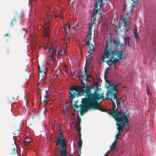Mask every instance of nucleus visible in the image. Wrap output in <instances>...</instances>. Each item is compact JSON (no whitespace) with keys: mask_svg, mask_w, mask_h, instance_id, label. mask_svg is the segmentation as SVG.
<instances>
[{"mask_svg":"<svg viewBox=\"0 0 156 156\" xmlns=\"http://www.w3.org/2000/svg\"><path fill=\"white\" fill-rule=\"evenodd\" d=\"M81 82L82 84L81 86L74 85L70 87L69 94L71 98L73 99L75 98L76 96H81L84 95L86 97L83 98L89 99L103 95V93L101 92V89L98 87H97L92 93V89H94L93 85L89 86L87 83H85L83 81Z\"/></svg>","mask_w":156,"mask_h":156,"instance_id":"nucleus-1","label":"nucleus"},{"mask_svg":"<svg viewBox=\"0 0 156 156\" xmlns=\"http://www.w3.org/2000/svg\"><path fill=\"white\" fill-rule=\"evenodd\" d=\"M112 109L111 110L109 109L107 110L106 112L110 115L116 122V125L117 127L122 132L124 130L126 131H129V129L126 127V126H129V118L127 115L128 111L124 108L118 111V107L116 106V104L113 101L112 102Z\"/></svg>","mask_w":156,"mask_h":156,"instance_id":"nucleus-2","label":"nucleus"},{"mask_svg":"<svg viewBox=\"0 0 156 156\" xmlns=\"http://www.w3.org/2000/svg\"><path fill=\"white\" fill-rule=\"evenodd\" d=\"M104 96H100L89 99L82 98L80 107V114L82 115L89 110H98L102 112L107 111V110L102 108L98 104V101L101 99H104Z\"/></svg>","mask_w":156,"mask_h":156,"instance_id":"nucleus-3","label":"nucleus"},{"mask_svg":"<svg viewBox=\"0 0 156 156\" xmlns=\"http://www.w3.org/2000/svg\"><path fill=\"white\" fill-rule=\"evenodd\" d=\"M114 84V83L112 81L108 82V85L106 86L108 90L106 92V98L108 100L112 101V103L113 101L115 102L117 107H118L120 105L121 99H120L117 96V94L118 93L119 91L117 87L120 84L115 85Z\"/></svg>","mask_w":156,"mask_h":156,"instance_id":"nucleus-4","label":"nucleus"},{"mask_svg":"<svg viewBox=\"0 0 156 156\" xmlns=\"http://www.w3.org/2000/svg\"><path fill=\"white\" fill-rule=\"evenodd\" d=\"M123 45V44L121 43L119 38H116L112 40V38H110L106 42L104 54L111 55L112 52H113L115 53V55H116L117 50H120Z\"/></svg>","mask_w":156,"mask_h":156,"instance_id":"nucleus-5","label":"nucleus"},{"mask_svg":"<svg viewBox=\"0 0 156 156\" xmlns=\"http://www.w3.org/2000/svg\"><path fill=\"white\" fill-rule=\"evenodd\" d=\"M111 55L103 54L102 56L101 59L103 62H105L109 66H112L113 63L115 68L117 67L116 63L118 61V59L115 57V53L112 52Z\"/></svg>","mask_w":156,"mask_h":156,"instance_id":"nucleus-6","label":"nucleus"},{"mask_svg":"<svg viewBox=\"0 0 156 156\" xmlns=\"http://www.w3.org/2000/svg\"><path fill=\"white\" fill-rule=\"evenodd\" d=\"M44 67L43 66L41 68L38 65V69L39 73V80L40 83H43V84H45L46 82L45 81L47 78L46 71H44Z\"/></svg>","mask_w":156,"mask_h":156,"instance_id":"nucleus-7","label":"nucleus"},{"mask_svg":"<svg viewBox=\"0 0 156 156\" xmlns=\"http://www.w3.org/2000/svg\"><path fill=\"white\" fill-rule=\"evenodd\" d=\"M99 7V8H98V6L96 7L95 4L94 7L93 9V11L91 13V15L90 19L91 23H93V24H94V25H95L96 23V21L97 14L99 11H101V9L102 8H101L100 7Z\"/></svg>","mask_w":156,"mask_h":156,"instance_id":"nucleus-8","label":"nucleus"},{"mask_svg":"<svg viewBox=\"0 0 156 156\" xmlns=\"http://www.w3.org/2000/svg\"><path fill=\"white\" fill-rule=\"evenodd\" d=\"M124 7L122 9L123 12L125 13L127 15H130L132 13L133 14L134 12V9H133L134 7V5H131L130 6L124 4Z\"/></svg>","mask_w":156,"mask_h":156,"instance_id":"nucleus-9","label":"nucleus"},{"mask_svg":"<svg viewBox=\"0 0 156 156\" xmlns=\"http://www.w3.org/2000/svg\"><path fill=\"white\" fill-rule=\"evenodd\" d=\"M67 142L66 139L65 138H63L62 133L60 132L58 135V137L57 139V141L56 142V145L58 146V145H61L65 144H67Z\"/></svg>","mask_w":156,"mask_h":156,"instance_id":"nucleus-10","label":"nucleus"},{"mask_svg":"<svg viewBox=\"0 0 156 156\" xmlns=\"http://www.w3.org/2000/svg\"><path fill=\"white\" fill-rule=\"evenodd\" d=\"M67 144L60 145L61 146L60 154L61 156H67V153L66 151V147Z\"/></svg>","mask_w":156,"mask_h":156,"instance_id":"nucleus-11","label":"nucleus"},{"mask_svg":"<svg viewBox=\"0 0 156 156\" xmlns=\"http://www.w3.org/2000/svg\"><path fill=\"white\" fill-rule=\"evenodd\" d=\"M128 17L125 18H121L120 20H121L122 24L124 27H126L129 24V22L128 20Z\"/></svg>","mask_w":156,"mask_h":156,"instance_id":"nucleus-12","label":"nucleus"},{"mask_svg":"<svg viewBox=\"0 0 156 156\" xmlns=\"http://www.w3.org/2000/svg\"><path fill=\"white\" fill-rule=\"evenodd\" d=\"M20 23V19L19 18L16 17L12 20L10 24L11 26H15Z\"/></svg>","mask_w":156,"mask_h":156,"instance_id":"nucleus-13","label":"nucleus"},{"mask_svg":"<svg viewBox=\"0 0 156 156\" xmlns=\"http://www.w3.org/2000/svg\"><path fill=\"white\" fill-rule=\"evenodd\" d=\"M124 28V30L123 31V35L124 36H127L131 32V29L130 27H129L127 28Z\"/></svg>","mask_w":156,"mask_h":156,"instance_id":"nucleus-14","label":"nucleus"},{"mask_svg":"<svg viewBox=\"0 0 156 156\" xmlns=\"http://www.w3.org/2000/svg\"><path fill=\"white\" fill-rule=\"evenodd\" d=\"M56 49L55 48L52 51V53L51 58V60L53 61V62L54 61H55V55H56Z\"/></svg>","mask_w":156,"mask_h":156,"instance_id":"nucleus-15","label":"nucleus"},{"mask_svg":"<svg viewBox=\"0 0 156 156\" xmlns=\"http://www.w3.org/2000/svg\"><path fill=\"white\" fill-rule=\"evenodd\" d=\"M103 0H98L97 1V2L95 4V6L97 7L98 6V4H99V7H100L101 8L102 7V5H103L104 4H105V3H103Z\"/></svg>","mask_w":156,"mask_h":156,"instance_id":"nucleus-16","label":"nucleus"},{"mask_svg":"<svg viewBox=\"0 0 156 156\" xmlns=\"http://www.w3.org/2000/svg\"><path fill=\"white\" fill-rule=\"evenodd\" d=\"M122 53L123 51H117V53H116V55H115V56H117V57L119 58V59H121L122 60H123V59L122 57Z\"/></svg>","mask_w":156,"mask_h":156,"instance_id":"nucleus-17","label":"nucleus"},{"mask_svg":"<svg viewBox=\"0 0 156 156\" xmlns=\"http://www.w3.org/2000/svg\"><path fill=\"white\" fill-rule=\"evenodd\" d=\"M117 141L115 139L114 141V142L112 143V145L110 147V150H114L116 148V145L117 144Z\"/></svg>","mask_w":156,"mask_h":156,"instance_id":"nucleus-18","label":"nucleus"},{"mask_svg":"<svg viewBox=\"0 0 156 156\" xmlns=\"http://www.w3.org/2000/svg\"><path fill=\"white\" fill-rule=\"evenodd\" d=\"M89 47L90 50L91 51V52L90 53V54L92 53V52H94L95 51V48L92 44H91Z\"/></svg>","mask_w":156,"mask_h":156,"instance_id":"nucleus-19","label":"nucleus"},{"mask_svg":"<svg viewBox=\"0 0 156 156\" xmlns=\"http://www.w3.org/2000/svg\"><path fill=\"white\" fill-rule=\"evenodd\" d=\"M75 126L76 127V129H77L78 132H79L80 131H81V128L80 126V124H79V123L76 122Z\"/></svg>","mask_w":156,"mask_h":156,"instance_id":"nucleus-20","label":"nucleus"},{"mask_svg":"<svg viewBox=\"0 0 156 156\" xmlns=\"http://www.w3.org/2000/svg\"><path fill=\"white\" fill-rule=\"evenodd\" d=\"M27 138H29V137L26 136L24 140V144L26 145H27L29 144L31 142V140H27Z\"/></svg>","mask_w":156,"mask_h":156,"instance_id":"nucleus-21","label":"nucleus"},{"mask_svg":"<svg viewBox=\"0 0 156 156\" xmlns=\"http://www.w3.org/2000/svg\"><path fill=\"white\" fill-rule=\"evenodd\" d=\"M82 141L81 138L80 139L79 142L77 144V148L80 149L82 146Z\"/></svg>","mask_w":156,"mask_h":156,"instance_id":"nucleus-22","label":"nucleus"},{"mask_svg":"<svg viewBox=\"0 0 156 156\" xmlns=\"http://www.w3.org/2000/svg\"><path fill=\"white\" fill-rule=\"evenodd\" d=\"M17 147L16 146L15 147H13L12 149V152L11 153V154H15L17 152Z\"/></svg>","mask_w":156,"mask_h":156,"instance_id":"nucleus-23","label":"nucleus"},{"mask_svg":"<svg viewBox=\"0 0 156 156\" xmlns=\"http://www.w3.org/2000/svg\"><path fill=\"white\" fill-rule=\"evenodd\" d=\"M92 30H89L88 32V33L87 35L89 36V39L91 37L92 33Z\"/></svg>","mask_w":156,"mask_h":156,"instance_id":"nucleus-24","label":"nucleus"},{"mask_svg":"<svg viewBox=\"0 0 156 156\" xmlns=\"http://www.w3.org/2000/svg\"><path fill=\"white\" fill-rule=\"evenodd\" d=\"M78 76H78V77L79 78H83L84 77V75H83L82 74V72H81V71H80L79 73H78Z\"/></svg>","mask_w":156,"mask_h":156,"instance_id":"nucleus-25","label":"nucleus"},{"mask_svg":"<svg viewBox=\"0 0 156 156\" xmlns=\"http://www.w3.org/2000/svg\"><path fill=\"white\" fill-rule=\"evenodd\" d=\"M90 78H91V76L90 75L87 76V77L85 78V80L86 82L89 81V79Z\"/></svg>","mask_w":156,"mask_h":156,"instance_id":"nucleus-26","label":"nucleus"},{"mask_svg":"<svg viewBox=\"0 0 156 156\" xmlns=\"http://www.w3.org/2000/svg\"><path fill=\"white\" fill-rule=\"evenodd\" d=\"M67 27L66 25H65L64 27H63V28L64 29V30L65 32H66V33L67 34L68 36H69L68 34V32L67 31V29H66Z\"/></svg>","mask_w":156,"mask_h":156,"instance_id":"nucleus-27","label":"nucleus"},{"mask_svg":"<svg viewBox=\"0 0 156 156\" xmlns=\"http://www.w3.org/2000/svg\"><path fill=\"white\" fill-rule=\"evenodd\" d=\"M65 53V52H63L62 51H61V50H59V51L58 53V55H63L64 53Z\"/></svg>","mask_w":156,"mask_h":156,"instance_id":"nucleus-28","label":"nucleus"},{"mask_svg":"<svg viewBox=\"0 0 156 156\" xmlns=\"http://www.w3.org/2000/svg\"><path fill=\"white\" fill-rule=\"evenodd\" d=\"M90 26L89 27V30H92V28L93 27V25H94V24H93V23H89Z\"/></svg>","mask_w":156,"mask_h":156,"instance_id":"nucleus-29","label":"nucleus"},{"mask_svg":"<svg viewBox=\"0 0 156 156\" xmlns=\"http://www.w3.org/2000/svg\"><path fill=\"white\" fill-rule=\"evenodd\" d=\"M90 44H91L90 43V42L88 40V41H86L84 45H87L88 47V46H90Z\"/></svg>","mask_w":156,"mask_h":156,"instance_id":"nucleus-30","label":"nucleus"},{"mask_svg":"<svg viewBox=\"0 0 156 156\" xmlns=\"http://www.w3.org/2000/svg\"><path fill=\"white\" fill-rule=\"evenodd\" d=\"M58 12H55L54 13V16L55 18H56L58 17Z\"/></svg>","mask_w":156,"mask_h":156,"instance_id":"nucleus-31","label":"nucleus"},{"mask_svg":"<svg viewBox=\"0 0 156 156\" xmlns=\"http://www.w3.org/2000/svg\"><path fill=\"white\" fill-rule=\"evenodd\" d=\"M84 71L83 72L84 73H87V64H85V66L84 67Z\"/></svg>","mask_w":156,"mask_h":156,"instance_id":"nucleus-32","label":"nucleus"},{"mask_svg":"<svg viewBox=\"0 0 156 156\" xmlns=\"http://www.w3.org/2000/svg\"><path fill=\"white\" fill-rule=\"evenodd\" d=\"M122 23H119L118 25V29H119L121 28V27L122 26Z\"/></svg>","mask_w":156,"mask_h":156,"instance_id":"nucleus-33","label":"nucleus"},{"mask_svg":"<svg viewBox=\"0 0 156 156\" xmlns=\"http://www.w3.org/2000/svg\"><path fill=\"white\" fill-rule=\"evenodd\" d=\"M147 94L148 95L149 94L150 91V90L148 89V87L147 86Z\"/></svg>","mask_w":156,"mask_h":156,"instance_id":"nucleus-34","label":"nucleus"},{"mask_svg":"<svg viewBox=\"0 0 156 156\" xmlns=\"http://www.w3.org/2000/svg\"><path fill=\"white\" fill-rule=\"evenodd\" d=\"M74 107L76 109H78L80 105H77V104H74L73 105Z\"/></svg>","mask_w":156,"mask_h":156,"instance_id":"nucleus-35","label":"nucleus"},{"mask_svg":"<svg viewBox=\"0 0 156 156\" xmlns=\"http://www.w3.org/2000/svg\"><path fill=\"white\" fill-rule=\"evenodd\" d=\"M119 135L117 134L115 136V139H117V138H119V139H121V138L119 137Z\"/></svg>","mask_w":156,"mask_h":156,"instance_id":"nucleus-36","label":"nucleus"},{"mask_svg":"<svg viewBox=\"0 0 156 156\" xmlns=\"http://www.w3.org/2000/svg\"><path fill=\"white\" fill-rule=\"evenodd\" d=\"M117 128L118 130V131L117 132V134L119 135L120 133L121 132L120 131V130L117 127Z\"/></svg>","mask_w":156,"mask_h":156,"instance_id":"nucleus-37","label":"nucleus"},{"mask_svg":"<svg viewBox=\"0 0 156 156\" xmlns=\"http://www.w3.org/2000/svg\"><path fill=\"white\" fill-rule=\"evenodd\" d=\"M49 96L46 95V96H44V99L46 100H48V99Z\"/></svg>","mask_w":156,"mask_h":156,"instance_id":"nucleus-38","label":"nucleus"},{"mask_svg":"<svg viewBox=\"0 0 156 156\" xmlns=\"http://www.w3.org/2000/svg\"><path fill=\"white\" fill-rule=\"evenodd\" d=\"M134 35H135V38H137L138 37V35H137L136 33V32H134Z\"/></svg>","mask_w":156,"mask_h":156,"instance_id":"nucleus-39","label":"nucleus"},{"mask_svg":"<svg viewBox=\"0 0 156 156\" xmlns=\"http://www.w3.org/2000/svg\"><path fill=\"white\" fill-rule=\"evenodd\" d=\"M81 131H80L79 132H78V136H79V137H80V138H81Z\"/></svg>","mask_w":156,"mask_h":156,"instance_id":"nucleus-40","label":"nucleus"},{"mask_svg":"<svg viewBox=\"0 0 156 156\" xmlns=\"http://www.w3.org/2000/svg\"><path fill=\"white\" fill-rule=\"evenodd\" d=\"M66 27H67L68 28L69 30V31L70 29V25L66 24Z\"/></svg>","mask_w":156,"mask_h":156,"instance_id":"nucleus-41","label":"nucleus"},{"mask_svg":"<svg viewBox=\"0 0 156 156\" xmlns=\"http://www.w3.org/2000/svg\"><path fill=\"white\" fill-rule=\"evenodd\" d=\"M111 150H110V149L108 150L106 153V154H107V155H108V154H109L110 152H111Z\"/></svg>","mask_w":156,"mask_h":156,"instance_id":"nucleus-42","label":"nucleus"},{"mask_svg":"<svg viewBox=\"0 0 156 156\" xmlns=\"http://www.w3.org/2000/svg\"><path fill=\"white\" fill-rule=\"evenodd\" d=\"M55 156H58V154L57 153L56 151L55 152Z\"/></svg>","mask_w":156,"mask_h":156,"instance_id":"nucleus-43","label":"nucleus"},{"mask_svg":"<svg viewBox=\"0 0 156 156\" xmlns=\"http://www.w3.org/2000/svg\"><path fill=\"white\" fill-rule=\"evenodd\" d=\"M4 36H5V37H10V36L9 35V34L8 33L7 34H5V35H4Z\"/></svg>","mask_w":156,"mask_h":156,"instance_id":"nucleus-44","label":"nucleus"},{"mask_svg":"<svg viewBox=\"0 0 156 156\" xmlns=\"http://www.w3.org/2000/svg\"><path fill=\"white\" fill-rule=\"evenodd\" d=\"M81 119L80 118H79V119L78 122L77 123H79V124H80V123H81Z\"/></svg>","mask_w":156,"mask_h":156,"instance_id":"nucleus-45","label":"nucleus"},{"mask_svg":"<svg viewBox=\"0 0 156 156\" xmlns=\"http://www.w3.org/2000/svg\"><path fill=\"white\" fill-rule=\"evenodd\" d=\"M60 130H61V127H60V126L58 127V132H59V131H60Z\"/></svg>","mask_w":156,"mask_h":156,"instance_id":"nucleus-46","label":"nucleus"},{"mask_svg":"<svg viewBox=\"0 0 156 156\" xmlns=\"http://www.w3.org/2000/svg\"><path fill=\"white\" fill-rule=\"evenodd\" d=\"M47 49L48 51L49 52H50V51L51 50V48H47L46 49V50Z\"/></svg>","mask_w":156,"mask_h":156,"instance_id":"nucleus-47","label":"nucleus"},{"mask_svg":"<svg viewBox=\"0 0 156 156\" xmlns=\"http://www.w3.org/2000/svg\"><path fill=\"white\" fill-rule=\"evenodd\" d=\"M78 100H77L74 101V104H76L78 102Z\"/></svg>","mask_w":156,"mask_h":156,"instance_id":"nucleus-48","label":"nucleus"},{"mask_svg":"<svg viewBox=\"0 0 156 156\" xmlns=\"http://www.w3.org/2000/svg\"><path fill=\"white\" fill-rule=\"evenodd\" d=\"M50 92V90H49V89H48V90H45V92Z\"/></svg>","mask_w":156,"mask_h":156,"instance_id":"nucleus-49","label":"nucleus"},{"mask_svg":"<svg viewBox=\"0 0 156 156\" xmlns=\"http://www.w3.org/2000/svg\"><path fill=\"white\" fill-rule=\"evenodd\" d=\"M46 95H48V96H49V95H50V94H49V93H50V92H46Z\"/></svg>","mask_w":156,"mask_h":156,"instance_id":"nucleus-50","label":"nucleus"},{"mask_svg":"<svg viewBox=\"0 0 156 156\" xmlns=\"http://www.w3.org/2000/svg\"><path fill=\"white\" fill-rule=\"evenodd\" d=\"M101 14H103L102 13H99V19H100L101 18Z\"/></svg>","mask_w":156,"mask_h":156,"instance_id":"nucleus-51","label":"nucleus"},{"mask_svg":"<svg viewBox=\"0 0 156 156\" xmlns=\"http://www.w3.org/2000/svg\"><path fill=\"white\" fill-rule=\"evenodd\" d=\"M83 75H84V76H85V78L87 77V76H88V75H87V73H86V74L84 73Z\"/></svg>","mask_w":156,"mask_h":156,"instance_id":"nucleus-52","label":"nucleus"},{"mask_svg":"<svg viewBox=\"0 0 156 156\" xmlns=\"http://www.w3.org/2000/svg\"><path fill=\"white\" fill-rule=\"evenodd\" d=\"M50 16V17H49V19H50V20H51V19H52V16Z\"/></svg>","mask_w":156,"mask_h":156,"instance_id":"nucleus-53","label":"nucleus"},{"mask_svg":"<svg viewBox=\"0 0 156 156\" xmlns=\"http://www.w3.org/2000/svg\"><path fill=\"white\" fill-rule=\"evenodd\" d=\"M45 69L44 70H45V71H46V72H47V71L48 70V69L46 67V66H45Z\"/></svg>","mask_w":156,"mask_h":156,"instance_id":"nucleus-54","label":"nucleus"},{"mask_svg":"<svg viewBox=\"0 0 156 156\" xmlns=\"http://www.w3.org/2000/svg\"><path fill=\"white\" fill-rule=\"evenodd\" d=\"M45 69L44 70H45V71H46V72H47V71L48 70V69L46 67V66H45Z\"/></svg>","mask_w":156,"mask_h":156,"instance_id":"nucleus-55","label":"nucleus"},{"mask_svg":"<svg viewBox=\"0 0 156 156\" xmlns=\"http://www.w3.org/2000/svg\"><path fill=\"white\" fill-rule=\"evenodd\" d=\"M75 27H74L72 28V30H74L75 29Z\"/></svg>","mask_w":156,"mask_h":156,"instance_id":"nucleus-56","label":"nucleus"},{"mask_svg":"<svg viewBox=\"0 0 156 156\" xmlns=\"http://www.w3.org/2000/svg\"><path fill=\"white\" fill-rule=\"evenodd\" d=\"M69 37H68L66 39V41H67L69 39Z\"/></svg>","mask_w":156,"mask_h":156,"instance_id":"nucleus-57","label":"nucleus"},{"mask_svg":"<svg viewBox=\"0 0 156 156\" xmlns=\"http://www.w3.org/2000/svg\"><path fill=\"white\" fill-rule=\"evenodd\" d=\"M104 156H108V155H107V154H105Z\"/></svg>","mask_w":156,"mask_h":156,"instance_id":"nucleus-58","label":"nucleus"},{"mask_svg":"<svg viewBox=\"0 0 156 156\" xmlns=\"http://www.w3.org/2000/svg\"><path fill=\"white\" fill-rule=\"evenodd\" d=\"M77 25H78V24H76L75 25V26H74V27H76L77 26Z\"/></svg>","mask_w":156,"mask_h":156,"instance_id":"nucleus-59","label":"nucleus"},{"mask_svg":"<svg viewBox=\"0 0 156 156\" xmlns=\"http://www.w3.org/2000/svg\"><path fill=\"white\" fill-rule=\"evenodd\" d=\"M125 101V100H122V102H124Z\"/></svg>","mask_w":156,"mask_h":156,"instance_id":"nucleus-60","label":"nucleus"},{"mask_svg":"<svg viewBox=\"0 0 156 156\" xmlns=\"http://www.w3.org/2000/svg\"><path fill=\"white\" fill-rule=\"evenodd\" d=\"M43 101V102H46L45 100H44Z\"/></svg>","mask_w":156,"mask_h":156,"instance_id":"nucleus-61","label":"nucleus"},{"mask_svg":"<svg viewBox=\"0 0 156 156\" xmlns=\"http://www.w3.org/2000/svg\"><path fill=\"white\" fill-rule=\"evenodd\" d=\"M78 154L79 156H81L79 154V153H78Z\"/></svg>","mask_w":156,"mask_h":156,"instance_id":"nucleus-62","label":"nucleus"},{"mask_svg":"<svg viewBox=\"0 0 156 156\" xmlns=\"http://www.w3.org/2000/svg\"><path fill=\"white\" fill-rule=\"evenodd\" d=\"M70 102L71 103H72V100H71L70 101Z\"/></svg>","mask_w":156,"mask_h":156,"instance_id":"nucleus-63","label":"nucleus"},{"mask_svg":"<svg viewBox=\"0 0 156 156\" xmlns=\"http://www.w3.org/2000/svg\"><path fill=\"white\" fill-rule=\"evenodd\" d=\"M92 60V58H91V60Z\"/></svg>","mask_w":156,"mask_h":156,"instance_id":"nucleus-64","label":"nucleus"}]
</instances>
